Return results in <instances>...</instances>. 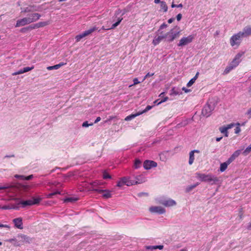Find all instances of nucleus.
Masks as SVG:
<instances>
[{
  "label": "nucleus",
  "instance_id": "f257e3e1",
  "mask_svg": "<svg viewBox=\"0 0 251 251\" xmlns=\"http://www.w3.org/2000/svg\"><path fill=\"white\" fill-rule=\"evenodd\" d=\"M196 177L198 179L202 182H207L210 183L211 185L216 184L219 181V179L215 176L209 174L206 175L200 173H196Z\"/></svg>",
  "mask_w": 251,
  "mask_h": 251
},
{
  "label": "nucleus",
  "instance_id": "f03ea898",
  "mask_svg": "<svg viewBox=\"0 0 251 251\" xmlns=\"http://www.w3.org/2000/svg\"><path fill=\"white\" fill-rule=\"evenodd\" d=\"M175 28H177V29H178L179 27L177 26H176L164 35V39H165L167 42H172L179 36L180 31H174V29Z\"/></svg>",
  "mask_w": 251,
  "mask_h": 251
},
{
  "label": "nucleus",
  "instance_id": "7ed1b4c3",
  "mask_svg": "<svg viewBox=\"0 0 251 251\" xmlns=\"http://www.w3.org/2000/svg\"><path fill=\"white\" fill-rule=\"evenodd\" d=\"M244 38L241 31L233 35L230 38L229 42L232 47L236 46L237 47L240 45L242 38Z\"/></svg>",
  "mask_w": 251,
  "mask_h": 251
},
{
  "label": "nucleus",
  "instance_id": "20e7f679",
  "mask_svg": "<svg viewBox=\"0 0 251 251\" xmlns=\"http://www.w3.org/2000/svg\"><path fill=\"white\" fill-rule=\"evenodd\" d=\"M137 182L139 181H135L134 180L130 179V177H122L120 180H119L117 184L118 187H122L124 185H126L128 186H131L133 185L137 184Z\"/></svg>",
  "mask_w": 251,
  "mask_h": 251
},
{
  "label": "nucleus",
  "instance_id": "39448f33",
  "mask_svg": "<svg viewBox=\"0 0 251 251\" xmlns=\"http://www.w3.org/2000/svg\"><path fill=\"white\" fill-rule=\"evenodd\" d=\"M41 201V199L40 198H33L31 200L20 201L18 204H22V207H25L26 206H31L34 204H37Z\"/></svg>",
  "mask_w": 251,
  "mask_h": 251
},
{
  "label": "nucleus",
  "instance_id": "423d86ee",
  "mask_svg": "<svg viewBox=\"0 0 251 251\" xmlns=\"http://www.w3.org/2000/svg\"><path fill=\"white\" fill-rule=\"evenodd\" d=\"M97 29H98V27H97L96 26H93V27L90 28V29H89L88 30L84 31L83 33H81L78 35H77L75 37L76 42H79L81 39H82L83 38H84L87 36H88L89 35L91 34L94 31L97 30Z\"/></svg>",
  "mask_w": 251,
  "mask_h": 251
},
{
  "label": "nucleus",
  "instance_id": "0eeeda50",
  "mask_svg": "<svg viewBox=\"0 0 251 251\" xmlns=\"http://www.w3.org/2000/svg\"><path fill=\"white\" fill-rule=\"evenodd\" d=\"M214 106L213 104L211 105L208 102L205 104V105L202 109L201 113L204 116L208 117L211 114V112L214 110Z\"/></svg>",
  "mask_w": 251,
  "mask_h": 251
},
{
  "label": "nucleus",
  "instance_id": "6e6552de",
  "mask_svg": "<svg viewBox=\"0 0 251 251\" xmlns=\"http://www.w3.org/2000/svg\"><path fill=\"white\" fill-rule=\"evenodd\" d=\"M194 39V36L193 35H190L187 37H182L177 44L179 47H183L191 43L193 39Z\"/></svg>",
  "mask_w": 251,
  "mask_h": 251
},
{
  "label": "nucleus",
  "instance_id": "1a4fd4ad",
  "mask_svg": "<svg viewBox=\"0 0 251 251\" xmlns=\"http://www.w3.org/2000/svg\"><path fill=\"white\" fill-rule=\"evenodd\" d=\"M94 192H98L100 194H102V197L104 199L110 198L112 197L111 191L107 189H100L99 188H93Z\"/></svg>",
  "mask_w": 251,
  "mask_h": 251
},
{
  "label": "nucleus",
  "instance_id": "9d476101",
  "mask_svg": "<svg viewBox=\"0 0 251 251\" xmlns=\"http://www.w3.org/2000/svg\"><path fill=\"white\" fill-rule=\"evenodd\" d=\"M158 202L166 207L172 206L176 205V202L171 199H160L158 200Z\"/></svg>",
  "mask_w": 251,
  "mask_h": 251
},
{
  "label": "nucleus",
  "instance_id": "9b49d317",
  "mask_svg": "<svg viewBox=\"0 0 251 251\" xmlns=\"http://www.w3.org/2000/svg\"><path fill=\"white\" fill-rule=\"evenodd\" d=\"M41 17V15L39 13H32L27 15L26 19L28 20L30 24L36 22Z\"/></svg>",
  "mask_w": 251,
  "mask_h": 251
},
{
  "label": "nucleus",
  "instance_id": "f8f14e48",
  "mask_svg": "<svg viewBox=\"0 0 251 251\" xmlns=\"http://www.w3.org/2000/svg\"><path fill=\"white\" fill-rule=\"evenodd\" d=\"M150 211L151 213L162 214L165 213V209L161 206H151L150 208Z\"/></svg>",
  "mask_w": 251,
  "mask_h": 251
},
{
  "label": "nucleus",
  "instance_id": "ddd939ff",
  "mask_svg": "<svg viewBox=\"0 0 251 251\" xmlns=\"http://www.w3.org/2000/svg\"><path fill=\"white\" fill-rule=\"evenodd\" d=\"M157 166V163L151 160H146L144 162V167L146 170L151 169V168Z\"/></svg>",
  "mask_w": 251,
  "mask_h": 251
},
{
  "label": "nucleus",
  "instance_id": "4468645a",
  "mask_svg": "<svg viewBox=\"0 0 251 251\" xmlns=\"http://www.w3.org/2000/svg\"><path fill=\"white\" fill-rule=\"evenodd\" d=\"M28 24H30V23L26 18L25 17L17 21L15 27L23 26Z\"/></svg>",
  "mask_w": 251,
  "mask_h": 251
},
{
  "label": "nucleus",
  "instance_id": "2eb2a0df",
  "mask_svg": "<svg viewBox=\"0 0 251 251\" xmlns=\"http://www.w3.org/2000/svg\"><path fill=\"white\" fill-rule=\"evenodd\" d=\"M13 222L15 226L17 228L22 229L23 228L22 218H17L13 220Z\"/></svg>",
  "mask_w": 251,
  "mask_h": 251
},
{
  "label": "nucleus",
  "instance_id": "dca6fc26",
  "mask_svg": "<svg viewBox=\"0 0 251 251\" xmlns=\"http://www.w3.org/2000/svg\"><path fill=\"white\" fill-rule=\"evenodd\" d=\"M241 32L244 38L251 36V26H245Z\"/></svg>",
  "mask_w": 251,
  "mask_h": 251
},
{
  "label": "nucleus",
  "instance_id": "f3484780",
  "mask_svg": "<svg viewBox=\"0 0 251 251\" xmlns=\"http://www.w3.org/2000/svg\"><path fill=\"white\" fill-rule=\"evenodd\" d=\"M34 69V66H32L31 67H27L24 68L23 69H21L19 70L17 72L13 73L12 75H16L20 74H22L26 72H27L28 71H30Z\"/></svg>",
  "mask_w": 251,
  "mask_h": 251
},
{
  "label": "nucleus",
  "instance_id": "a211bd4d",
  "mask_svg": "<svg viewBox=\"0 0 251 251\" xmlns=\"http://www.w3.org/2000/svg\"><path fill=\"white\" fill-rule=\"evenodd\" d=\"M200 152V151L198 150H194L191 151L189 152V165H192L194 162V160L195 159L194 153H199Z\"/></svg>",
  "mask_w": 251,
  "mask_h": 251
},
{
  "label": "nucleus",
  "instance_id": "6ab92c4d",
  "mask_svg": "<svg viewBox=\"0 0 251 251\" xmlns=\"http://www.w3.org/2000/svg\"><path fill=\"white\" fill-rule=\"evenodd\" d=\"M50 22L49 21L46 22H40L38 23H36L34 25H32V26H31L30 28L35 29V28H38L42 27L48 25H49Z\"/></svg>",
  "mask_w": 251,
  "mask_h": 251
},
{
  "label": "nucleus",
  "instance_id": "aec40b11",
  "mask_svg": "<svg viewBox=\"0 0 251 251\" xmlns=\"http://www.w3.org/2000/svg\"><path fill=\"white\" fill-rule=\"evenodd\" d=\"M231 163V162L228 159L226 161L221 163L220 167V171L221 172H224L227 169L228 165Z\"/></svg>",
  "mask_w": 251,
  "mask_h": 251
},
{
  "label": "nucleus",
  "instance_id": "412c9836",
  "mask_svg": "<svg viewBox=\"0 0 251 251\" xmlns=\"http://www.w3.org/2000/svg\"><path fill=\"white\" fill-rule=\"evenodd\" d=\"M241 150H238L234 152V153L231 155L228 159L232 162L241 153Z\"/></svg>",
  "mask_w": 251,
  "mask_h": 251
},
{
  "label": "nucleus",
  "instance_id": "4be33fe9",
  "mask_svg": "<svg viewBox=\"0 0 251 251\" xmlns=\"http://www.w3.org/2000/svg\"><path fill=\"white\" fill-rule=\"evenodd\" d=\"M20 238L21 241L25 243L29 244L32 241V239L25 235H21Z\"/></svg>",
  "mask_w": 251,
  "mask_h": 251
},
{
  "label": "nucleus",
  "instance_id": "5701e85b",
  "mask_svg": "<svg viewBox=\"0 0 251 251\" xmlns=\"http://www.w3.org/2000/svg\"><path fill=\"white\" fill-rule=\"evenodd\" d=\"M245 51H241L239 52L234 57V59L240 63L242 60L241 57L244 55Z\"/></svg>",
  "mask_w": 251,
  "mask_h": 251
},
{
  "label": "nucleus",
  "instance_id": "b1692460",
  "mask_svg": "<svg viewBox=\"0 0 251 251\" xmlns=\"http://www.w3.org/2000/svg\"><path fill=\"white\" fill-rule=\"evenodd\" d=\"M66 63H64L63 62H61L58 64L55 65L54 66H49L47 68V70H57L59 68H60L61 66H63V65H65Z\"/></svg>",
  "mask_w": 251,
  "mask_h": 251
},
{
  "label": "nucleus",
  "instance_id": "393cba45",
  "mask_svg": "<svg viewBox=\"0 0 251 251\" xmlns=\"http://www.w3.org/2000/svg\"><path fill=\"white\" fill-rule=\"evenodd\" d=\"M164 39V35H162V36H158L157 38H155L153 41H152V44L154 45V46H156L157 45H158L160 42V41Z\"/></svg>",
  "mask_w": 251,
  "mask_h": 251
},
{
  "label": "nucleus",
  "instance_id": "a878e982",
  "mask_svg": "<svg viewBox=\"0 0 251 251\" xmlns=\"http://www.w3.org/2000/svg\"><path fill=\"white\" fill-rule=\"evenodd\" d=\"M234 68L233 66H231L230 64L226 68L225 70L223 72V74L224 75H226L228 74L231 70H232Z\"/></svg>",
  "mask_w": 251,
  "mask_h": 251
},
{
  "label": "nucleus",
  "instance_id": "bb28decb",
  "mask_svg": "<svg viewBox=\"0 0 251 251\" xmlns=\"http://www.w3.org/2000/svg\"><path fill=\"white\" fill-rule=\"evenodd\" d=\"M181 93L180 92V89L178 88L173 87L171 90V95H177L180 94Z\"/></svg>",
  "mask_w": 251,
  "mask_h": 251
},
{
  "label": "nucleus",
  "instance_id": "cd10ccee",
  "mask_svg": "<svg viewBox=\"0 0 251 251\" xmlns=\"http://www.w3.org/2000/svg\"><path fill=\"white\" fill-rule=\"evenodd\" d=\"M140 112H137L135 114H131L127 117H126V118H125V120L126 121H130L132 119H133V118L136 117L137 116H138L139 115H140Z\"/></svg>",
  "mask_w": 251,
  "mask_h": 251
},
{
  "label": "nucleus",
  "instance_id": "c85d7f7f",
  "mask_svg": "<svg viewBox=\"0 0 251 251\" xmlns=\"http://www.w3.org/2000/svg\"><path fill=\"white\" fill-rule=\"evenodd\" d=\"M163 245H157V246H147L146 247V249L148 250H155V249H159L162 250L163 249Z\"/></svg>",
  "mask_w": 251,
  "mask_h": 251
},
{
  "label": "nucleus",
  "instance_id": "c756f323",
  "mask_svg": "<svg viewBox=\"0 0 251 251\" xmlns=\"http://www.w3.org/2000/svg\"><path fill=\"white\" fill-rule=\"evenodd\" d=\"M134 180H135V181L140 182H137V184H140L145 181V178L142 176H139L136 177Z\"/></svg>",
  "mask_w": 251,
  "mask_h": 251
},
{
  "label": "nucleus",
  "instance_id": "7c9ffc66",
  "mask_svg": "<svg viewBox=\"0 0 251 251\" xmlns=\"http://www.w3.org/2000/svg\"><path fill=\"white\" fill-rule=\"evenodd\" d=\"M219 130L222 133H223L225 134V136L226 137H227L228 136L227 129V128H226L225 126L220 127L219 128Z\"/></svg>",
  "mask_w": 251,
  "mask_h": 251
},
{
  "label": "nucleus",
  "instance_id": "2f4dec72",
  "mask_svg": "<svg viewBox=\"0 0 251 251\" xmlns=\"http://www.w3.org/2000/svg\"><path fill=\"white\" fill-rule=\"evenodd\" d=\"M123 20V18L119 17L118 19L117 22H116L115 24H113L111 27L109 28L110 29H114L116 26H117L121 22V21Z\"/></svg>",
  "mask_w": 251,
  "mask_h": 251
},
{
  "label": "nucleus",
  "instance_id": "473e14b6",
  "mask_svg": "<svg viewBox=\"0 0 251 251\" xmlns=\"http://www.w3.org/2000/svg\"><path fill=\"white\" fill-rule=\"evenodd\" d=\"M18 208H19V207L15 206V205H12V206L3 205V206H2V207H1V209H4V210L12 209H18Z\"/></svg>",
  "mask_w": 251,
  "mask_h": 251
},
{
  "label": "nucleus",
  "instance_id": "72a5a7b5",
  "mask_svg": "<svg viewBox=\"0 0 251 251\" xmlns=\"http://www.w3.org/2000/svg\"><path fill=\"white\" fill-rule=\"evenodd\" d=\"M199 184V183L198 182L193 184V185H190L189 186H188L186 188V192H189L190 191H191L193 189L195 188L196 187H197L198 185Z\"/></svg>",
  "mask_w": 251,
  "mask_h": 251
},
{
  "label": "nucleus",
  "instance_id": "f704fd0d",
  "mask_svg": "<svg viewBox=\"0 0 251 251\" xmlns=\"http://www.w3.org/2000/svg\"><path fill=\"white\" fill-rule=\"evenodd\" d=\"M160 7L163 10L164 12H166L168 10V6L165 1H161L160 3Z\"/></svg>",
  "mask_w": 251,
  "mask_h": 251
},
{
  "label": "nucleus",
  "instance_id": "c9c22d12",
  "mask_svg": "<svg viewBox=\"0 0 251 251\" xmlns=\"http://www.w3.org/2000/svg\"><path fill=\"white\" fill-rule=\"evenodd\" d=\"M250 152H251V144L244 151L243 154L246 156Z\"/></svg>",
  "mask_w": 251,
  "mask_h": 251
},
{
  "label": "nucleus",
  "instance_id": "e433bc0d",
  "mask_svg": "<svg viewBox=\"0 0 251 251\" xmlns=\"http://www.w3.org/2000/svg\"><path fill=\"white\" fill-rule=\"evenodd\" d=\"M99 185V183L97 181H94L91 184V187H90V190L94 191L93 190V188H97V186Z\"/></svg>",
  "mask_w": 251,
  "mask_h": 251
},
{
  "label": "nucleus",
  "instance_id": "4c0bfd02",
  "mask_svg": "<svg viewBox=\"0 0 251 251\" xmlns=\"http://www.w3.org/2000/svg\"><path fill=\"white\" fill-rule=\"evenodd\" d=\"M152 107V106L148 105L144 110L140 111L139 112H140V114L141 115V114L148 111L150 109H151V108Z\"/></svg>",
  "mask_w": 251,
  "mask_h": 251
},
{
  "label": "nucleus",
  "instance_id": "58836bf2",
  "mask_svg": "<svg viewBox=\"0 0 251 251\" xmlns=\"http://www.w3.org/2000/svg\"><path fill=\"white\" fill-rule=\"evenodd\" d=\"M77 199L76 198H66V199H65L64 200V201L65 202H73V201H77Z\"/></svg>",
  "mask_w": 251,
  "mask_h": 251
},
{
  "label": "nucleus",
  "instance_id": "ea45409f",
  "mask_svg": "<svg viewBox=\"0 0 251 251\" xmlns=\"http://www.w3.org/2000/svg\"><path fill=\"white\" fill-rule=\"evenodd\" d=\"M231 66H233V67L235 68H236L239 63L235 61L234 59L232 60V61L229 63Z\"/></svg>",
  "mask_w": 251,
  "mask_h": 251
},
{
  "label": "nucleus",
  "instance_id": "a19ab883",
  "mask_svg": "<svg viewBox=\"0 0 251 251\" xmlns=\"http://www.w3.org/2000/svg\"><path fill=\"white\" fill-rule=\"evenodd\" d=\"M196 80L194 78H192V79H191L187 83V87H190L194 83V82H195Z\"/></svg>",
  "mask_w": 251,
  "mask_h": 251
},
{
  "label": "nucleus",
  "instance_id": "79ce46f5",
  "mask_svg": "<svg viewBox=\"0 0 251 251\" xmlns=\"http://www.w3.org/2000/svg\"><path fill=\"white\" fill-rule=\"evenodd\" d=\"M141 164V162L139 160H136L134 163V166L135 168H138L140 167Z\"/></svg>",
  "mask_w": 251,
  "mask_h": 251
},
{
  "label": "nucleus",
  "instance_id": "37998d69",
  "mask_svg": "<svg viewBox=\"0 0 251 251\" xmlns=\"http://www.w3.org/2000/svg\"><path fill=\"white\" fill-rule=\"evenodd\" d=\"M133 84L130 85L129 86V87H132L136 84H139L140 83V82L138 81V79L137 78H134L133 80Z\"/></svg>",
  "mask_w": 251,
  "mask_h": 251
},
{
  "label": "nucleus",
  "instance_id": "c03bdc74",
  "mask_svg": "<svg viewBox=\"0 0 251 251\" xmlns=\"http://www.w3.org/2000/svg\"><path fill=\"white\" fill-rule=\"evenodd\" d=\"M31 26H32V25H30L28 27L23 28L21 29V31L22 32H25L27 30L33 29V28H30Z\"/></svg>",
  "mask_w": 251,
  "mask_h": 251
},
{
  "label": "nucleus",
  "instance_id": "a18cd8bd",
  "mask_svg": "<svg viewBox=\"0 0 251 251\" xmlns=\"http://www.w3.org/2000/svg\"><path fill=\"white\" fill-rule=\"evenodd\" d=\"M237 126L235 128L234 132L236 134H238L241 131V128L239 127L240 124L237 123Z\"/></svg>",
  "mask_w": 251,
  "mask_h": 251
},
{
  "label": "nucleus",
  "instance_id": "49530a36",
  "mask_svg": "<svg viewBox=\"0 0 251 251\" xmlns=\"http://www.w3.org/2000/svg\"><path fill=\"white\" fill-rule=\"evenodd\" d=\"M111 176L110 175L104 172L103 174V178L105 179L108 178H111Z\"/></svg>",
  "mask_w": 251,
  "mask_h": 251
},
{
  "label": "nucleus",
  "instance_id": "de8ad7c7",
  "mask_svg": "<svg viewBox=\"0 0 251 251\" xmlns=\"http://www.w3.org/2000/svg\"><path fill=\"white\" fill-rule=\"evenodd\" d=\"M171 7L172 8H175V7L182 8L183 7V5L181 3L179 4H174V3H172V4L171 5Z\"/></svg>",
  "mask_w": 251,
  "mask_h": 251
},
{
  "label": "nucleus",
  "instance_id": "09e8293b",
  "mask_svg": "<svg viewBox=\"0 0 251 251\" xmlns=\"http://www.w3.org/2000/svg\"><path fill=\"white\" fill-rule=\"evenodd\" d=\"M92 125H93V123L88 124L87 121H85L82 124V126L85 127H87Z\"/></svg>",
  "mask_w": 251,
  "mask_h": 251
},
{
  "label": "nucleus",
  "instance_id": "8fccbe9b",
  "mask_svg": "<svg viewBox=\"0 0 251 251\" xmlns=\"http://www.w3.org/2000/svg\"><path fill=\"white\" fill-rule=\"evenodd\" d=\"M60 192L59 191H56L53 193H51L48 195V198H51L53 196L56 194H60Z\"/></svg>",
  "mask_w": 251,
  "mask_h": 251
},
{
  "label": "nucleus",
  "instance_id": "3c124183",
  "mask_svg": "<svg viewBox=\"0 0 251 251\" xmlns=\"http://www.w3.org/2000/svg\"><path fill=\"white\" fill-rule=\"evenodd\" d=\"M153 75H154V73H151V74L150 73H147L146 74V75L144 76L142 81L145 80L147 78L151 76H153Z\"/></svg>",
  "mask_w": 251,
  "mask_h": 251
},
{
  "label": "nucleus",
  "instance_id": "603ef678",
  "mask_svg": "<svg viewBox=\"0 0 251 251\" xmlns=\"http://www.w3.org/2000/svg\"><path fill=\"white\" fill-rule=\"evenodd\" d=\"M33 176L32 175H29L27 176H25L24 177L23 180H29L33 178Z\"/></svg>",
  "mask_w": 251,
  "mask_h": 251
},
{
  "label": "nucleus",
  "instance_id": "864d4df0",
  "mask_svg": "<svg viewBox=\"0 0 251 251\" xmlns=\"http://www.w3.org/2000/svg\"><path fill=\"white\" fill-rule=\"evenodd\" d=\"M234 124L233 123H231L230 124H229L228 125H227V126H225V127H226V128H227V129H230L232 127H233L234 126Z\"/></svg>",
  "mask_w": 251,
  "mask_h": 251
},
{
  "label": "nucleus",
  "instance_id": "5fc2aeb1",
  "mask_svg": "<svg viewBox=\"0 0 251 251\" xmlns=\"http://www.w3.org/2000/svg\"><path fill=\"white\" fill-rule=\"evenodd\" d=\"M167 27V25L165 23L162 24L159 27V29H163Z\"/></svg>",
  "mask_w": 251,
  "mask_h": 251
},
{
  "label": "nucleus",
  "instance_id": "6e6d98bb",
  "mask_svg": "<svg viewBox=\"0 0 251 251\" xmlns=\"http://www.w3.org/2000/svg\"><path fill=\"white\" fill-rule=\"evenodd\" d=\"M182 18V15L181 14H178L176 16V20L178 21H179Z\"/></svg>",
  "mask_w": 251,
  "mask_h": 251
},
{
  "label": "nucleus",
  "instance_id": "4d7b16f0",
  "mask_svg": "<svg viewBox=\"0 0 251 251\" xmlns=\"http://www.w3.org/2000/svg\"><path fill=\"white\" fill-rule=\"evenodd\" d=\"M31 11V10L28 7L25 8L24 10L22 11V12L26 13Z\"/></svg>",
  "mask_w": 251,
  "mask_h": 251
},
{
  "label": "nucleus",
  "instance_id": "13d9d810",
  "mask_svg": "<svg viewBox=\"0 0 251 251\" xmlns=\"http://www.w3.org/2000/svg\"><path fill=\"white\" fill-rule=\"evenodd\" d=\"M15 177L16 178H21L22 179H23L24 177V176H21V175H16L15 176Z\"/></svg>",
  "mask_w": 251,
  "mask_h": 251
},
{
  "label": "nucleus",
  "instance_id": "bf43d9fd",
  "mask_svg": "<svg viewBox=\"0 0 251 251\" xmlns=\"http://www.w3.org/2000/svg\"><path fill=\"white\" fill-rule=\"evenodd\" d=\"M246 114H247V115H251V108H250V109L248 110V111H247V113H246ZM249 118H251V116H250Z\"/></svg>",
  "mask_w": 251,
  "mask_h": 251
},
{
  "label": "nucleus",
  "instance_id": "052dcab7",
  "mask_svg": "<svg viewBox=\"0 0 251 251\" xmlns=\"http://www.w3.org/2000/svg\"><path fill=\"white\" fill-rule=\"evenodd\" d=\"M174 20H175V19L174 18H172L169 19L168 20V22L169 24H171L172 23H173L174 22Z\"/></svg>",
  "mask_w": 251,
  "mask_h": 251
},
{
  "label": "nucleus",
  "instance_id": "680f3d73",
  "mask_svg": "<svg viewBox=\"0 0 251 251\" xmlns=\"http://www.w3.org/2000/svg\"><path fill=\"white\" fill-rule=\"evenodd\" d=\"M101 120V118L100 117H98L95 120V122H94V123L95 124H96L98 122H99V121H100V120Z\"/></svg>",
  "mask_w": 251,
  "mask_h": 251
},
{
  "label": "nucleus",
  "instance_id": "e2e57ef3",
  "mask_svg": "<svg viewBox=\"0 0 251 251\" xmlns=\"http://www.w3.org/2000/svg\"><path fill=\"white\" fill-rule=\"evenodd\" d=\"M168 99V97H166V98H165L163 100H162L160 102H159L158 103V104H159V103H161V102H165V101H166Z\"/></svg>",
  "mask_w": 251,
  "mask_h": 251
},
{
  "label": "nucleus",
  "instance_id": "0e129e2a",
  "mask_svg": "<svg viewBox=\"0 0 251 251\" xmlns=\"http://www.w3.org/2000/svg\"><path fill=\"white\" fill-rule=\"evenodd\" d=\"M199 75V72H197L195 75V76L193 77L195 80H196L198 77V76Z\"/></svg>",
  "mask_w": 251,
  "mask_h": 251
},
{
  "label": "nucleus",
  "instance_id": "69168bd1",
  "mask_svg": "<svg viewBox=\"0 0 251 251\" xmlns=\"http://www.w3.org/2000/svg\"><path fill=\"white\" fill-rule=\"evenodd\" d=\"M182 90L184 91H185V92H186V93H187V92H189V91H190L189 90H188V89H186V88H185V87H183V88H182Z\"/></svg>",
  "mask_w": 251,
  "mask_h": 251
},
{
  "label": "nucleus",
  "instance_id": "338daca9",
  "mask_svg": "<svg viewBox=\"0 0 251 251\" xmlns=\"http://www.w3.org/2000/svg\"><path fill=\"white\" fill-rule=\"evenodd\" d=\"M248 92H249L250 96L251 97V86L249 88Z\"/></svg>",
  "mask_w": 251,
  "mask_h": 251
},
{
  "label": "nucleus",
  "instance_id": "774afa93",
  "mask_svg": "<svg viewBox=\"0 0 251 251\" xmlns=\"http://www.w3.org/2000/svg\"><path fill=\"white\" fill-rule=\"evenodd\" d=\"M248 229L251 230V223L249 224L247 227Z\"/></svg>",
  "mask_w": 251,
  "mask_h": 251
}]
</instances>
